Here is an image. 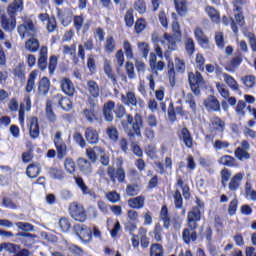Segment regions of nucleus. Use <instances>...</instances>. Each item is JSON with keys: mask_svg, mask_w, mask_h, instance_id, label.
Segmentation results:
<instances>
[{"mask_svg": "<svg viewBox=\"0 0 256 256\" xmlns=\"http://www.w3.org/2000/svg\"><path fill=\"white\" fill-rule=\"evenodd\" d=\"M204 107L207 111H221V104L215 96H209L203 102Z\"/></svg>", "mask_w": 256, "mask_h": 256, "instance_id": "f3484780", "label": "nucleus"}, {"mask_svg": "<svg viewBox=\"0 0 256 256\" xmlns=\"http://www.w3.org/2000/svg\"><path fill=\"white\" fill-rule=\"evenodd\" d=\"M89 108H85L82 111V117L88 121V123H95L97 121V100L93 98H88Z\"/></svg>", "mask_w": 256, "mask_h": 256, "instance_id": "423d86ee", "label": "nucleus"}, {"mask_svg": "<svg viewBox=\"0 0 256 256\" xmlns=\"http://www.w3.org/2000/svg\"><path fill=\"white\" fill-rule=\"evenodd\" d=\"M62 52L64 55H71L72 62L74 63V65H79V57L77 56V45L76 44H72L71 46L64 45Z\"/></svg>", "mask_w": 256, "mask_h": 256, "instance_id": "4be33fe9", "label": "nucleus"}, {"mask_svg": "<svg viewBox=\"0 0 256 256\" xmlns=\"http://www.w3.org/2000/svg\"><path fill=\"white\" fill-rule=\"evenodd\" d=\"M18 33L22 39H25V37H32L25 43V49H27V51H30V53H37V51H39V40L34 38L37 37V28L35 27L33 20L27 19L23 24L18 26Z\"/></svg>", "mask_w": 256, "mask_h": 256, "instance_id": "f257e3e1", "label": "nucleus"}, {"mask_svg": "<svg viewBox=\"0 0 256 256\" xmlns=\"http://www.w3.org/2000/svg\"><path fill=\"white\" fill-rule=\"evenodd\" d=\"M194 37L200 46L204 49H209V38L205 35V32H203V29L196 27L194 29Z\"/></svg>", "mask_w": 256, "mask_h": 256, "instance_id": "4468645a", "label": "nucleus"}, {"mask_svg": "<svg viewBox=\"0 0 256 256\" xmlns=\"http://www.w3.org/2000/svg\"><path fill=\"white\" fill-rule=\"evenodd\" d=\"M222 76L224 82L226 83V85H228V87H230V89H232V91H239V83H237V80H235L233 76L227 73H223Z\"/></svg>", "mask_w": 256, "mask_h": 256, "instance_id": "72a5a7b5", "label": "nucleus"}, {"mask_svg": "<svg viewBox=\"0 0 256 256\" xmlns=\"http://www.w3.org/2000/svg\"><path fill=\"white\" fill-rule=\"evenodd\" d=\"M184 45L188 55H193V53H195V41L193 38H186Z\"/></svg>", "mask_w": 256, "mask_h": 256, "instance_id": "4d7b16f0", "label": "nucleus"}, {"mask_svg": "<svg viewBox=\"0 0 256 256\" xmlns=\"http://www.w3.org/2000/svg\"><path fill=\"white\" fill-rule=\"evenodd\" d=\"M84 137L90 145H97L99 143V132L94 128H86Z\"/></svg>", "mask_w": 256, "mask_h": 256, "instance_id": "a211bd4d", "label": "nucleus"}, {"mask_svg": "<svg viewBox=\"0 0 256 256\" xmlns=\"http://www.w3.org/2000/svg\"><path fill=\"white\" fill-rule=\"evenodd\" d=\"M139 233L141 236L140 238V244L143 249H147L149 247V239L147 238V230L145 228H140Z\"/></svg>", "mask_w": 256, "mask_h": 256, "instance_id": "052dcab7", "label": "nucleus"}, {"mask_svg": "<svg viewBox=\"0 0 256 256\" xmlns=\"http://www.w3.org/2000/svg\"><path fill=\"white\" fill-rule=\"evenodd\" d=\"M51 89V81L47 77H43L38 83V93L39 95H47Z\"/></svg>", "mask_w": 256, "mask_h": 256, "instance_id": "cd10ccee", "label": "nucleus"}, {"mask_svg": "<svg viewBox=\"0 0 256 256\" xmlns=\"http://www.w3.org/2000/svg\"><path fill=\"white\" fill-rule=\"evenodd\" d=\"M180 139L183 141L184 145L188 149L193 148V137L191 136V132H189V129L183 128L180 133Z\"/></svg>", "mask_w": 256, "mask_h": 256, "instance_id": "bb28decb", "label": "nucleus"}, {"mask_svg": "<svg viewBox=\"0 0 256 256\" xmlns=\"http://www.w3.org/2000/svg\"><path fill=\"white\" fill-rule=\"evenodd\" d=\"M39 173H41V166L39 164H30L26 169V174L30 179L39 177Z\"/></svg>", "mask_w": 256, "mask_h": 256, "instance_id": "c9c22d12", "label": "nucleus"}, {"mask_svg": "<svg viewBox=\"0 0 256 256\" xmlns=\"http://www.w3.org/2000/svg\"><path fill=\"white\" fill-rule=\"evenodd\" d=\"M77 162L81 173L86 175V177H90L93 173V165L91 164V161L86 158H79Z\"/></svg>", "mask_w": 256, "mask_h": 256, "instance_id": "2eb2a0df", "label": "nucleus"}, {"mask_svg": "<svg viewBox=\"0 0 256 256\" xmlns=\"http://www.w3.org/2000/svg\"><path fill=\"white\" fill-rule=\"evenodd\" d=\"M115 38H113V36H108L106 38V41L104 43V50L106 53H113V51H115Z\"/></svg>", "mask_w": 256, "mask_h": 256, "instance_id": "37998d69", "label": "nucleus"}, {"mask_svg": "<svg viewBox=\"0 0 256 256\" xmlns=\"http://www.w3.org/2000/svg\"><path fill=\"white\" fill-rule=\"evenodd\" d=\"M59 105L64 111H71L73 108V102H71V99L67 97H61L59 100Z\"/></svg>", "mask_w": 256, "mask_h": 256, "instance_id": "6e6d98bb", "label": "nucleus"}, {"mask_svg": "<svg viewBox=\"0 0 256 256\" xmlns=\"http://www.w3.org/2000/svg\"><path fill=\"white\" fill-rule=\"evenodd\" d=\"M50 177L52 179H64L65 178V172H63L62 169L59 168H50L48 171Z\"/></svg>", "mask_w": 256, "mask_h": 256, "instance_id": "864d4df0", "label": "nucleus"}, {"mask_svg": "<svg viewBox=\"0 0 256 256\" xmlns=\"http://www.w3.org/2000/svg\"><path fill=\"white\" fill-rule=\"evenodd\" d=\"M37 75H39L37 70H33L29 74L27 84H26V93H31V91L35 89V81L37 79Z\"/></svg>", "mask_w": 256, "mask_h": 256, "instance_id": "f704fd0d", "label": "nucleus"}, {"mask_svg": "<svg viewBox=\"0 0 256 256\" xmlns=\"http://www.w3.org/2000/svg\"><path fill=\"white\" fill-rule=\"evenodd\" d=\"M164 39L170 51H175L177 49V41H179V38L176 35L165 33Z\"/></svg>", "mask_w": 256, "mask_h": 256, "instance_id": "473e14b6", "label": "nucleus"}, {"mask_svg": "<svg viewBox=\"0 0 256 256\" xmlns=\"http://www.w3.org/2000/svg\"><path fill=\"white\" fill-rule=\"evenodd\" d=\"M64 168L67 171V173H75V162L71 158H66L64 161Z\"/></svg>", "mask_w": 256, "mask_h": 256, "instance_id": "69168bd1", "label": "nucleus"}, {"mask_svg": "<svg viewBox=\"0 0 256 256\" xmlns=\"http://www.w3.org/2000/svg\"><path fill=\"white\" fill-rule=\"evenodd\" d=\"M241 63H243V54L239 53L230 60L225 69L226 71H229V73H235V71L239 69Z\"/></svg>", "mask_w": 256, "mask_h": 256, "instance_id": "dca6fc26", "label": "nucleus"}, {"mask_svg": "<svg viewBox=\"0 0 256 256\" xmlns=\"http://www.w3.org/2000/svg\"><path fill=\"white\" fill-rule=\"evenodd\" d=\"M124 21L126 23V27H133V24L135 23V18L133 17V9L127 10Z\"/></svg>", "mask_w": 256, "mask_h": 256, "instance_id": "0e129e2a", "label": "nucleus"}, {"mask_svg": "<svg viewBox=\"0 0 256 256\" xmlns=\"http://www.w3.org/2000/svg\"><path fill=\"white\" fill-rule=\"evenodd\" d=\"M106 134L111 141L117 142L119 140V131L114 126L108 127L106 129Z\"/></svg>", "mask_w": 256, "mask_h": 256, "instance_id": "09e8293b", "label": "nucleus"}, {"mask_svg": "<svg viewBox=\"0 0 256 256\" xmlns=\"http://www.w3.org/2000/svg\"><path fill=\"white\" fill-rule=\"evenodd\" d=\"M121 101L127 107H135V109L139 110L145 107V101L137 97L133 91H128L126 94H121Z\"/></svg>", "mask_w": 256, "mask_h": 256, "instance_id": "7ed1b4c3", "label": "nucleus"}, {"mask_svg": "<svg viewBox=\"0 0 256 256\" xmlns=\"http://www.w3.org/2000/svg\"><path fill=\"white\" fill-rule=\"evenodd\" d=\"M95 149L99 156V161L101 165L104 167H109V163H111V159L109 158L107 152H105V148L101 146H95Z\"/></svg>", "mask_w": 256, "mask_h": 256, "instance_id": "c85d7f7f", "label": "nucleus"}, {"mask_svg": "<svg viewBox=\"0 0 256 256\" xmlns=\"http://www.w3.org/2000/svg\"><path fill=\"white\" fill-rule=\"evenodd\" d=\"M69 213L72 219L79 221V223H85L87 221V213L83 205L73 202L70 204Z\"/></svg>", "mask_w": 256, "mask_h": 256, "instance_id": "39448f33", "label": "nucleus"}, {"mask_svg": "<svg viewBox=\"0 0 256 256\" xmlns=\"http://www.w3.org/2000/svg\"><path fill=\"white\" fill-rule=\"evenodd\" d=\"M243 177H244V174L239 172V173L235 174L230 179V182L228 184V188H229L230 191H232V193H235V191H237L241 187Z\"/></svg>", "mask_w": 256, "mask_h": 256, "instance_id": "aec40b11", "label": "nucleus"}, {"mask_svg": "<svg viewBox=\"0 0 256 256\" xmlns=\"http://www.w3.org/2000/svg\"><path fill=\"white\" fill-rule=\"evenodd\" d=\"M175 9L181 16L187 13V0H174Z\"/></svg>", "mask_w": 256, "mask_h": 256, "instance_id": "4c0bfd02", "label": "nucleus"}, {"mask_svg": "<svg viewBox=\"0 0 256 256\" xmlns=\"http://www.w3.org/2000/svg\"><path fill=\"white\" fill-rule=\"evenodd\" d=\"M241 81L248 89H253L255 87L256 77L255 75H246L241 77Z\"/></svg>", "mask_w": 256, "mask_h": 256, "instance_id": "c03bdc74", "label": "nucleus"}, {"mask_svg": "<svg viewBox=\"0 0 256 256\" xmlns=\"http://www.w3.org/2000/svg\"><path fill=\"white\" fill-rule=\"evenodd\" d=\"M123 49L127 59H133V46L131 45L130 41L125 40L123 42Z\"/></svg>", "mask_w": 256, "mask_h": 256, "instance_id": "680f3d73", "label": "nucleus"}, {"mask_svg": "<svg viewBox=\"0 0 256 256\" xmlns=\"http://www.w3.org/2000/svg\"><path fill=\"white\" fill-rule=\"evenodd\" d=\"M173 199L176 209H183V196L181 195V191L175 190Z\"/></svg>", "mask_w": 256, "mask_h": 256, "instance_id": "5fc2aeb1", "label": "nucleus"}, {"mask_svg": "<svg viewBox=\"0 0 256 256\" xmlns=\"http://www.w3.org/2000/svg\"><path fill=\"white\" fill-rule=\"evenodd\" d=\"M234 12L235 14V21L240 25V27H243L245 25V17L243 16V13L241 12V7L234 5Z\"/></svg>", "mask_w": 256, "mask_h": 256, "instance_id": "49530a36", "label": "nucleus"}, {"mask_svg": "<svg viewBox=\"0 0 256 256\" xmlns=\"http://www.w3.org/2000/svg\"><path fill=\"white\" fill-rule=\"evenodd\" d=\"M67 251H68L69 255H71V256H84L85 255V251H83L81 249V247L74 245V244H69L67 246Z\"/></svg>", "mask_w": 256, "mask_h": 256, "instance_id": "79ce46f5", "label": "nucleus"}, {"mask_svg": "<svg viewBox=\"0 0 256 256\" xmlns=\"http://www.w3.org/2000/svg\"><path fill=\"white\" fill-rule=\"evenodd\" d=\"M137 47L140 53H142V57H144V59H147V57L149 56V51H151V49L149 48V43L138 42Z\"/></svg>", "mask_w": 256, "mask_h": 256, "instance_id": "3c124183", "label": "nucleus"}, {"mask_svg": "<svg viewBox=\"0 0 256 256\" xmlns=\"http://www.w3.org/2000/svg\"><path fill=\"white\" fill-rule=\"evenodd\" d=\"M86 156L88 157L89 161L91 163H97V159H99V153L97 152V149H95V146L89 147L86 149Z\"/></svg>", "mask_w": 256, "mask_h": 256, "instance_id": "de8ad7c7", "label": "nucleus"}, {"mask_svg": "<svg viewBox=\"0 0 256 256\" xmlns=\"http://www.w3.org/2000/svg\"><path fill=\"white\" fill-rule=\"evenodd\" d=\"M188 81L193 93L195 95H199L201 93V87L205 85V79H203V75H201L199 72H190L188 74Z\"/></svg>", "mask_w": 256, "mask_h": 256, "instance_id": "20e7f679", "label": "nucleus"}, {"mask_svg": "<svg viewBox=\"0 0 256 256\" xmlns=\"http://www.w3.org/2000/svg\"><path fill=\"white\" fill-rule=\"evenodd\" d=\"M58 19L62 25H69L72 21L71 15L68 12L58 11Z\"/></svg>", "mask_w": 256, "mask_h": 256, "instance_id": "13d9d810", "label": "nucleus"}, {"mask_svg": "<svg viewBox=\"0 0 256 256\" xmlns=\"http://www.w3.org/2000/svg\"><path fill=\"white\" fill-rule=\"evenodd\" d=\"M115 110V103L113 101H108L104 104L103 107V115L106 119V121H113L114 116H113V111Z\"/></svg>", "mask_w": 256, "mask_h": 256, "instance_id": "a878e982", "label": "nucleus"}, {"mask_svg": "<svg viewBox=\"0 0 256 256\" xmlns=\"http://www.w3.org/2000/svg\"><path fill=\"white\" fill-rule=\"evenodd\" d=\"M182 239L186 245H189L191 241H197V232L191 228H185L182 232Z\"/></svg>", "mask_w": 256, "mask_h": 256, "instance_id": "c756f323", "label": "nucleus"}, {"mask_svg": "<svg viewBox=\"0 0 256 256\" xmlns=\"http://www.w3.org/2000/svg\"><path fill=\"white\" fill-rule=\"evenodd\" d=\"M206 13L210 17L211 21H213V23H220L221 16L219 15V12L215 8L211 6L206 7Z\"/></svg>", "mask_w": 256, "mask_h": 256, "instance_id": "58836bf2", "label": "nucleus"}, {"mask_svg": "<svg viewBox=\"0 0 256 256\" xmlns=\"http://www.w3.org/2000/svg\"><path fill=\"white\" fill-rule=\"evenodd\" d=\"M138 193H141V186L139 184H127L126 195L128 197H137Z\"/></svg>", "mask_w": 256, "mask_h": 256, "instance_id": "e433bc0d", "label": "nucleus"}, {"mask_svg": "<svg viewBox=\"0 0 256 256\" xmlns=\"http://www.w3.org/2000/svg\"><path fill=\"white\" fill-rule=\"evenodd\" d=\"M24 5L23 0H13L12 3H10L7 7V13L9 15H13L14 17H17V13L20 11H23Z\"/></svg>", "mask_w": 256, "mask_h": 256, "instance_id": "412c9836", "label": "nucleus"}, {"mask_svg": "<svg viewBox=\"0 0 256 256\" xmlns=\"http://www.w3.org/2000/svg\"><path fill=\"white\" fill-rule=\"evenodd\" d=\"M63 133L61 131H57L54 136V145L57 151V159L60 161L65 159L67 155V144L63 141L62 137Z\"/></svg>", "mask_w": 256, "mask_h": 256, "instance_id": "0eeeda50", "label": "nucleus"}, {"mask_svg": "<svg viewBox=\"0 0 256 256\" xmlns=\"http://www.w3.org/2000/svg\"><path fill=\"white\" fill-rule=\"evenodd\" d=\"M61 89L63 93L66 95H69V97H73L75 95V85H73V82L69 78H63L60 81Z\"/></svg>", "mask_w": 256, "mask_h": 256, "instance_id": "6ab92c4d", "label": "nucleus"}, {"mask_svg": "<svg viewBox=\"0 0 256 256\" xmlns=\"http://www.w3.org/2000/svg\"><path fill=\"white\" fill-rule=\"evenodd\" d=\"M46 117L50 123H56L57 121V115L53 112V105L51 104V101H47L46 103Z\"/></svg>", "mask_w": 256, "mask_h": 256, "instance_id": "ea45409f", "label": "nucleus"}, {"mask_svg": "<svg viewBox=\"0 0 256 256\" xmlns=\"http://www.w3.org/2000/svg\"><path fill=\"white\" fill-rule=\"evenodd\" d=\"M160 219L163 221L164 229H169V227H171V217L169 216V209L167 206H162L160 211Z\"/></svg>", "mask_w": 256, "mask_h": 256, "instance_id": "7c9ffc66", "label": "nucleus"}, {"mask_svg": "<svg viewBox=\"0 0 256 256\" xmlns=\"http://www.w3.org/2000/svg\"><path fill=\"white\" fill-rule=\"evenodd\" d=\"M199 221H201V212L199 211V208L192 207V210H190L187 215L189 229L195 231V229L199 227Z\"/></svg>", "mask_w": 256, "mask_h": 256, "instance_id": "9d476101", "label": "nucleus"}, {"mask_svg": "<svg viewBox=\"0 0 256 256\" xmlns=\"http://www.w3.org/2000/svg\"><path fill=\"white\" fill-rule=\"evenodd\" d=\"M128 207L130 209H143L145 207V196L140 195L128 200Z\"/></svg>", "mask_w": 256, "mask_h": 256, "instance_id": "b1692460", "label": "nucleus"}, {"mask_svg": "<svg viewBox=\"0 0 256 256\" xmlns=\"http://www.w3.org/2000/svg\"><path fill=\"white\" fill-rule=\"evenodd\" d=\"M165 250L163 249V245L159 243L152 244L150 247V256H164Z\"/></svg>", "mask_w": 256, "mask_h": 256, "instance_id": "a19ab883", "label": "nucleus"}, {"mask_svg": "<svg viewBox=\"0 0 256 256\" xmlns=\"http://www.w3.org/2000/svg\"><path fill=\"white\" fill-rule=\"evenodd\" d=\"M106 199H108L110 203H119V201H121V194L117 193V191H111L106 193Z\"/></svg>", "mask_w": 256, "mask_h": 256, "instance_id": "e2e57ef3", "label": "nucleus"}, {"mask_svg": "<svg viewBox=\"0 0 256 256\" xmlns=\"http://www.w3.org/2000/svg\"><path fill=\"white\" fill-rule=\"evenodd\" d=\"M107 175L112 181V183H116L117 179L119 183H125L126 174H125V169H123L122 167L118 168L115 171V167L109 166L107 168Z\"/></svg>", "mask_w": 256, "mask_h": 256, "instance_id": "f8f14e48", "label": "nucleus"}, {"mask_svg": "<svg viewBox=\"0 0 256 256\" xmlns=\"http://www.w3.org/2000/svg\"><path fill=\"white\" fill-rule=\"evenodd\" d=\"M104 73L107 75L108 79H111L113 85H117V75L113 72V67L111 66V62L108 59H104Z\"/></svg>", "mask_w": 256, "mask_h": 256, "instance_id": "393cba45", "label": "nucleus"}, {"mask_svg": "<svg viewBox=\"0 0 256 256\" xmlns=\"http://www.w3.org/2000/svg\"><path fill=\"white\" fill-rule=\"evenodd\" d=\"M134 9L140 14L146 13L147 6L145 5V0H136L134 3Z\"/></svg>", "mask_w": 256, "mask_h": 256, "instance_id": "774afa93", "label": "nucleus"}, {"mask_svg": "<svg viewBox=\"0 0 256 256\" xmlns=\"http://www.w3.org/2000/svg\"><path fill=\"white\" fill-rule=\"evenodd\" d=\"M244 37H246L249 41V45L253 51V53H256V36L253 32L246 31L244 32Z\"/></svg>", "mask_w": 256, "mask_h": 256, "instance_id": "603ef678", "label": "nucleus"}, {"mask_svg": "<svg viewBox=\"0 0 256 256\" xmlns=\"http://www.w3.org/2000/svg\"><path fill=\"white\" fill-rule=\"evenodd\" d=\"M1 247L2 249L8 251V253H14V255H17V253H19V250L21 249L19 245L13 243H2Z\"/></svg>", "mask_w": 256, "mask_h": 256, "instance_id": "8fccbe9b", "label": "nucleus"}, {"mask_svg": "<svg viewBox=\"0 0 256 256\" xmlns=\"http://www.w3.org/2000/svg\"><path fill=\"white\" fill-rule=\"evenodd\" d=\"M218 163L224 165L225 167H235V159L233 156L224 155L219 158Z\"/></svg>", "mask_w": 256, "mask_h": 256, "instance_id": "a18cd8bd", "label": "nucleus"}, {"mask_svg": "<svg viewBox=\"0 0 256 256\" xmlns=\"http://www.w3.org/2000/svg\"><path fill=\"white\" fill-rule=\"evenodd\" d=\"M153 234H154V239L155 241L159 242L162 241L163 237V227L161 226V224L157 223L154 227L153 230Z\"/></svg>", "mask_w": 256, "mask_h": 256, "instance_id": "338daca9", "label": "nucleus"}, {"mask_svg": "<svg viewBox=\"0 0 256 256\" xmlns=\"http://www.w3.org/2000/svg\"><path fill=\"white\" fill-rule=\"evenodd\" d=\"M210 123L214 131H218V133L225 131V121L221 120V118L214 116L211 118Z\"/></svg>", "mask_w": 256, "mask_h": 256, "instance_id": "2f4dec72", "label": "nucleus"}, {"mask_svg": "<svg viewBox=\"0 0 256 256\" xmlns=\"http://www.w3.org/2000/svg\"><path fill=\"white\" fill-rule=\"evenodd\" d=\"M122 129L127 133L128 137H141V127H143V117L141 114H135L134 118L131 114H126V119L121 121Z\"/></svg>", "mask_w": 256, "mask_h": 256, "instance_id": "f03ea898", "label": "nucleus"}, {"mask_svg": "<svg viewBox=\"0 0 256 256\" xmlns=\"http://www.w3.org/2000/svg\"><path fill=\"white\" fill-rule=\"evenodd\" d=\"M0 23L4 31H14L15 27H17V17L13 16V14L0 12Z\"/></svg>", "mask_w": 256, "mask_h": 256, "instance_id": "6e6552de", "label": "nucleus"}, {"mask_svg": "<svg viewBox=\"0 0 256 256\" xmlns=\"http://www.w3.org/2000/svg\"><path fill=\"white\" fill-rule=\"evenodd\" d=\"M216 89L221 97H223V99H229V89H227V86H225V84L216 83Z\"/></svg>", "mask_w": 256, "mask_h": 256, "instance_id": "bf43d9fd", "label": "nucleus"}, {"mask_svg": "<svg viewBox=\"0 0 256 256\" xmlns=\"http://www.w3.org/2000/svg\"><path fill=\"white\" fill-rule=\"evenodd\" d=\"M29 133H30V137L32 139H37L39 137V134H40L39 119H37V117L30 118V120H29Z\"/></svg>", "mask_w": 256, "mask_h": 256, "instance_id": "5701e85b", "label": "nucleus"}, {"mask_svg": "<svg viewBox=\"0 0 256 256\" xmlns=\"http://www.w3.org/2000/svg\"><path fill=\"white\" fill-rule=\"evenodd\" d=\"M74 231L80 241H83L84 243H89L93 237L90 228L83 224H76L74 226Z\"/></svg>", "mask_w": 256, "mask_h": 256, "instance_id": "9b49d317", "label": "nucleus"}, {"mask_svg": "<svg viewBox=\"0 0 256 256\" xmlns=\"http://www.w3.org/2000/svg\"><path fill=\"white\" fill-rule=\"evenodd\" d=\"M249 149H251V144H249V141L242 140L241 145L235 149L234 156L236 159H238V161H247L248 159H251Z\"/></svg>", "mask_w": 256, "mask_h": 256, "instance_id": "1a4fd4ad", "label": "nucleus"}, {"mask_svg": "<svg viewBox=\"0 0 256 256\" xmlns=\"http://www.w3.org/2000/svg\"><path fill=\"white\" fill-rule=\"evenodd\" d=\"M86 90L89 93L88 99H99V96L101 95V88H99V84L95 80H89L86 83Z\"/></svg>", "mask_w": 256, "mask_h": 256, "instance_id": "ddd939ff", "label": "nucleus"}]
</instances>
